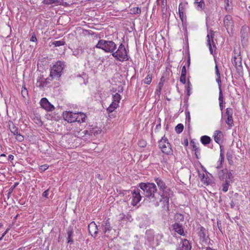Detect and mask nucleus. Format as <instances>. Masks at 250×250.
Returning a JSON list of instances; mask_svg holds the SVG:
<instances>
[{
  "label": "nucleus",
  "instance_id": "19",
  "mask_svg": "<svg viewBox=\"0 0 250 250\" xmlns=\"http://www.w3.org/2000/svg\"><path fill=\"white\" fill-rule=\"evenodd\" d=\"M173 229L175 232H177L180 235H184V229L183 226L178 223H175L172 225Z\"/></svg>",
  "mask_w": 250,
  "mask_h": 250
},
{
  "label": "nucleus",
  "instance_id": "46",
  "mask_svg": "<svg viewBox=\"0 0 250 250\" xmlns=\"http://www.w3.org/2000/svg\"><path fill=\"white\" fill-rule=\"evenodd\" d=\"M48 168V166L46 164L42 165L39 167L40 170L42 172L44 171L45 170H46Z\"/></svg>",
  "mask_w": 250,
  "mask_h": 250
},
{
  "label": "nucleus",
  "instance_id": "58",
  "mask_svg": "<svg viewBox=\"0 0 250 250\" xmlns=\"http://www.w3.org/2000/svg\"><path fill=\"white\" fill-rule=\"evenodd\" d=\"M30 41L35 42L37 41V39L35 34L33 35L30 39Z\"/></svg>",
  "mask_w": 250,
  "mask_h": 250
},
{
  "label": "nucleus",
  "instance_id": "7",
  "mask_svg": "<svg viewBox=\"0 0 250 250\" xmlns=\"http://www.w3.org/2000/svg\"><path fill=\"white\" fill-rule=\"evenodd\" d=\"M159 147L163 153L167 155H173V150L168 139L164 136L158 142Z\"/></svg>",
  "mask_w": 250,
  "mask_h": 250
},
{
  "label": "nucleus",
  "instance_id": "27",
  "mask_svg": "<svg viewBox=\"0 0 250 250\" xmlns=\"http://www.w3.org/2000/svg\"><path fill=\"white\" fill-rule=\"evenodd\" d=\"M174 219L176 221L178 222H182L184 220V216L181 213H176L175 215Z\"/></svg>",
  "mask_w": 250,
  "mask_h": 250
},
{
  "label": "nucleus",
  "instance_id": "25",
  "mask_svg": "<svg viewBox=\"0 0 250 250\" xmlns=\"http://www.w3.org/2000/svg\"><path fill=\"white\" fill-rule=\"evenodd\" d=\"M248 27L247 26H243L241 29V38L243 39H246L247 37V31Z\"/></svg>",
  "mask_w": 250,
  "mask_h": 250
},
{
  "label": "nucleus",
  "instance_id": "39",
  "mask_svg": "<svg viewBox=\"0 0 250 250\" xmlns=\"http://www.w3.org/2000/svg\"><path fill=\"white\" fill-rule=\"evenodd\" d=\"M88 133H89L88 130L85 129L84 130H81L79 132V134L81 137H83L88 136Z\"/></svg>",
  "mask_w": 250,
  "mask_h": 250
},
{
  "label": "nucleus",
  "instance_id": "47",
  "mask_svg": "<svg viewBox=\"0 0 250 250\" xmlns=\"http://www.w3.org/2000/svg\"><path fill=\"white\" fill-rule=\"evenodd\" d=\"M215 63H216V65H215V74H216V75L217 76V77H220V72H219V68H218V65H217V64L216 62H215Z\"/></svg>",
  "mask_w": 250,
  "mask_h": 250
},
{
  "label": "nucleus",
  "instance_id": "13",
  "mask_svg": "<svg viewBox=\"0 0 250 250\" xmlns=\"http://www.w3.org/2000/svg\"><path fill=\"white\" fill-rule=\"evenodd\" d=\"M77 112L66 111L63 113V118L69 123L75 122L77 120Z\"/></svg>",
  "mask_w": 250,
  "mask_h": 250
},
{
  "label": "nucleus",
  "instance_id": "42",
  "mask_svg": "<svg viewBox=\"0 0 250 250\" xmlns=\"http://www.w3.org/2000/svg\"><path fill=\"white\" fill-rule=\"evenodd\" d=\"M227 159L228 160L229 164H230V165L232 164L233 161L232 160V154L228 152L227 153Z\"/></svg>",
  "mask_w": 250,
  "mask_h": 250
},
{
  "label": "nucleus",
  "instance_id": "37",
  "mask_svg": "<svg viewBox=\"0 0 250 250\" xmlns=\"http://www.w3.org/2000/svg\"><path fill=\"white\" fill-rule=\"evenodd\" d=\"M21 94L24 98H26L27 97H28V91L25 87L23 86L22 87Z\"/></svg>",
  "mask_w": 250,
  "mask_h": 250
},
{
  "label": "nucleus",
  "instance_id": "4",
  "mask_svg": "<svg viewBox=\"0 0 250 250\" xmlns=\"http://www.w3.org/2000/svg\"><path fill=\"white\" fill-rule=\"evenodd\" d=\"M112 56L117 61L123 62L128 61L129 56L128 55L125 45L123 43H121L116 51H114L112 54Z\"/></svg>",
  "mask_w": 250,
  "mask_h": 250
},
{
  "label": "nucleus",
  "instance_id": "52",
  "mask_svg": "<svg viewBox=\"0 0 250 250\" xmlns=\"http://www.w3.org/2000/svg\"><path fill=\"white\" fill-rule=\"evenodd\" d=\"M187 71H186V66L184 65L181 71V75H185L186 76Z\"/></svg>",
  "mask_w": 250,
  "mask_h": 250
},
{
  "label": "nucleus",
  "instance_id": "11",
  "mask_svg": "<svg viewBox=\"0 0 250 250\" xmlns=\"http://www.w3.org/2000/svg\"><path fill=\"white\" fill-rule=\"evenodd\" d=\"M198 235L200 237V239L203 242H207L209 240V237L208 235V230L203 227L199 225L197 228Z\"/></svg>",
  "mask_w": 250,
  "mask_h": 250
},
{
  "label": "nucleus",
  "instance_id": "32",
  "mask_svg": "<svg viewBox=\"0 0 250 250\" xmlns=\"http://www.w3.org/2000/svg\"><path fill=\"white\" fill-rule=\"evenodd\" d=\"M184 129V126L181 124H178L175 127V131L177 133H180L182 132Z\"/></svg>",
  "mask_w": 250,
  "mask_h": 250
},
{
  "label": "nucleus",
  "instance_id": "40",
  "mask_svg": "<svg viewBox=\"0 0 250 250\" xmlns=\"http://www.w3.org/2000/svg\"><path fill=\"white\" fill-rule=\"evenodd\" d=\"M131 11L133 14H139L141 13V8L139 7H134L131 9Z\"/></svg>",
  "mask_w": 250,
  "mask_h": 250
},
{
  "label": "nucleus",
  "instance_id": "56",
  "mask_svg": "<svg viewBox=\"0 0 250 250\" xmlns=\"http://www.w3.org/2000/svg\"><path fill=\"white\" fill-rule=\"evenodd\" d=\"M179 14L180 18L181 21H182V22L183 23L184 22V12H179Z\"/></svg>",
  "mask_w": 250,
  "mask_h": 250
},
{
  "label": "nucleus",
  "instance_id": "12",
  "mask_svg": "<svg viewBox=\"0 0 250 250\" xmlns=\"http://www.w3.org/2000/svg\"><path fill=\"white\" fill-rule=\"evenodd\" d=\"M40 104L42 107L47 111H52L55 107L46 98H43L40 101Z\"/></svg>",
  "mask_w": 250,
  "mask_h": 250
},
{
  "label": "nucleus",
  "instance_id": "62",
  "mask_svg": "<svg viewBox=\"0 0 250 250\" xmlns=\"http://www.w3.org/2000/svg\"><path fill=\"white\" fill-rule=\"evenodd\" d=\"M163 82H160L159 83V91L160 92V91L161 90V89L162 88V87L163 86Z\"/></svg>",
  "mask_w": 250,
  "mask_h": 250
},
{
  "label": "nucleus",
  "instance_id": "53",
  "mask_svg": "<svg viewBox=\"0 0 250 250\" xmlns=\"http://www.w3.org/2000/svg\"><path fill=\"white\" fill-rule=\"evenodd\" d=\"M38 83H39V86L40 87H44L46 86V84H45V82H42V81L39 82L38 81Z\"/></svg>",
  "mask_w": 250,
  "mask_h": 250
},
{
  "label": "nucleus",
  "instance_id": "8",
  "mask_svg": "<svg viewBox=\"0 0 250 250\" xmlns=\"http://www.w3.org/2000/svg\"><path fill=\"white\" fill-rule=\"evenodd\" d=\"M121 96L119 94L116 93L113 95L112 100L113 101L109 107L107 108V111L109 113L112 112L118 106L119 103L121 100Z\"/></svg>",
  "mask_w": 250,
  "mask_h": 250
},
{
  "label": "nucleus",
  "instance_id": "5",
  "mask_svg": "<svg viewBox=\"0 0 250 250\" xmlns=\"http://www.w3.org/2000/svg\"><path fill=\"white\" fill-rule=\"evenodd\" d=\"M64 68V62H57L50 69V77L52 79L58 80L62 75Z\"/></svg>",
  "mask_w": 250,
  "mask_h": 250
},
{
  "label": "nucleus",
  "instance_id": "60",
  "mask_svg": "<svg viewBox=\"0 0 250 250\" xmlns=\"http://www.w3.org/2000/svg\"><path fill=\"white\" fill-rule=\"evenodd\" d=\"M222 167V165L220 163L217 162L216 166H215V168L216 169H218L220 168H221Z\"/></svg>",
  "mask_w": 250,
  "mask_h": 250
},
{
  "label": "nucleus",
  "instance_id": "54",
  "mask_svg": "<svg viewBox=\"0 0 250 250\" xmlns=\"http://www.w3.org/2000/svg\"><path fill=\"white\" fill-rule=\"evenodd\" d=\"M88 131H89L88 136H94V128H92V129L90 128V129L88 130Z\"/></svg>",
  "mask_w": 250,
  "mask_h": 250
},
{
  "label": "nucleus",
  "instance_id": "49",
  "mask_svg": "<svg viewBox=\"0 0 250 250\" xmlns=\"http://www.w3.org/2000/svg\"><path fill=\"white\" fill-rule=\"evenodd\" d=\"M139 146H140V147H144L145 146H146V142H145V141L144 140H142V141H140L139 142Z\"/></svg>",
  "mask_w": 250,
  "mask_h": 250
},
{
  "label": "nucleus",
  "instance_id": "41",
  "mask_svg": "<svg viewBox=\"0 0 250 250\" xmlns=\"http://www.w3.org/2000/svg\"><path fill=\"white\" fill-rule=\"evenodd\" d=\"M191 86V84L189 81L188 80V82H187V95L188 96L190 95Z\"/></svg>",
  "mask_w": 250,
  "mask_h": 250
},
{
  "label": "nucleus",
  "instance_id": "43",
  "mask_svg": "<svg viewBox=\"0 0 250 250\" xmlns=\"http://www.w3.org/2000/svg\"><path fill=\"white\" fill-rule=\"evenodd\" d=\"M216 80V82L217 83L218 85V87H219V92H220L221 91H222V89H221L222 83H221V77H217Z\"/></svg>",
  "mask_w": 250,
  "mask_h": 250
},
{
  "label": "nucleus",
  "instance_id": "35",
  "mask_svg": "<svg viewBox=\"0 0 250 250\" xmlns=\"http://www.w3.org/2000/svg\"><path fill=\"white\" fill-rule=\"evenodd\" d=\"M152 81V76L150 74L147 75V76L144 79V83L147 84H149Z\"/></svg>",
  "mask_w": 250,
  "mask_h": 250
},
{
  "label": "nucleus",
  "instance_id": "28",
  "mask_svg": "<svg viewBox=\"0 0 250 250\" xmlns=\"http://www.w3.org/2000/svg\"><path fill=\"white\" fill-rule=\"evenodd\" d=\"M219 106H220V109L221 110H222L223 109V96L222 91H221L219 92Z\"/></svg>",
  "mask_w": 250,
  "mask_h": 250
},
{
  "label": "nucleus",
  "instance_id": "26",
  "mask_svg": "<svg viewBox=\"0 0 250 250\" xmlns=\"http://www.w3.org/2000/svg\"><path fill=\"white\" fill-rule=\"evenodd\" d=\"M229 181L226 179L225 182L222 184V190L224 192H226L228 190L229 187Z\"/></svg>",
  "mask_w": 250,
  "mask_h": 250
},
{
  "label": "nucleus",
  "instance_id": "51",
  "mask_svg": "<svg viewBox=\"0 0 250 250\" xmlns=\"http://www.w3.org/2000/svg\"><path fill=\"white\" fill-rule=\"evenodd\" d=\"M179 12H184V6L183 4V3H181L179 5V8H178Z\"/></svg>",
  "mask_w": 250,
  "mask_h": 250
},
{
  "label": "nucleus",
  "instance_id": "23",
  "mask_svg": "<svg viewBox=\"0 0 250 250\" xmlns=\"http://www.w3.org/2000/svg\"><path fill=\"white\" fill-rule=\"evenodd\" d=\"M211 139L210 138L206 135L203 136L200 138L201 142L204 145H207L209 144L211 142Z\"/></svg>",
  "mask_w": 250,
  "mask_h": 250
},
{
  "label": "nucleus",
  "instance_id": "64",
  "mask_svg": "<svg viewBox=\"0 0 250 250\" xmlns=\"http://www.w3.org/2000/svg\"><path fill=\"white\" fill-rule=\"evenodd\" d=\"M14 159V156L13 155H11V154H10L8 156V159L9 160H13Z\"/></svg>",
  "mask_w": 250,
  "mask_h": 250
},
{
  "label": "nucleus",
  "instance_id": "61",
  "mask_svg": "<svg viewBox=\"0 0 250 250\" xmlns=\"http://www.w3.org/2000/svg\"><path fill=\"white\" fill-rule=\"evenodd\" d=\"M94 136H96L97 134H99L100 133V131L99 130L96 129L94 128Z\"/></svg>",
  "mask_w": 250,
  "mask_h": 250
},
{
  "label": "nucleus",
  "instance_id": "2",
  "mask_svg": "<svg viewBox=\"0 0 250 250\" xmlns=\"http://www.w3.org/2000/svg\"><path fill=\"white\" fill-rule=\"evenodd\" d=\"M155 181L159 189L161 191L160 194L159 201L162 202L163 206V208L167 211L169 210V198L173 195L172 191L169 188L167 187L165 183L160 178H155Z\"/></svg>",
  "mask_w": 250,
  "mask_h": 250
},
{
  "label": "nucleus",
  "instance_id": "38",
  "mask_svg": "<svg viewBox=\"0 0 250 250\" xmlns=\"http://www.w3.org/2000/svg\"><path fill=\"white\" fill-rule=\"evenodd\" d=\"M207 37H208V41H207L208 45L209 47V49L210 54L213 55V49L211 46V41L210 40L209 35L208 34L207 35Z\"/></svg>",
  "mask_w": 250,
  "mask_h": 250
},
{
  "label": "nucleus",
  "instance_id": "3",
  "mask_svg": "<svg viewBox=\"0 0 250 250\" xmlns=\"http://www.w3.org/2000/svg\"><path fill=\"white\" fill-rule=\"evenodd\" d=\"M95 47L104 50L106 53H111L116 50L117 45L112 41H106L103 39L100 40Z\"/></svg>",
  "mask_w": 250,
  "mask_h": 250
},
{
  "label": "nucleus",
  "instance_id": "34",
  "mask_svg": "<svg viewBox=\"0 0 250 250\" xmlns=\"http://www.w3.org/2000/svg\"><path fill=\"white\" fill-rule=\"evenodd\" d=\"M227 119L226 121V124L229 126H232L233 125V121L232 116H227Z\"/></svg>",
  "mask_w": 250,
  "mask_h": 250
},
{
  "label": "nucleus",
  "instance_id": "59",
  "mask_svg": "<svg viewBox=\"0 0 250 250\" xmlns=\"http://www.w3.org/2000/svg\"><path fill=\"white\" fill-rule=\"evenodd\" d=\"M48 191L49 189H47L45 191H44L42 193V196L44 197H47V196L48 195Z\"/></svg>",
  "mask_w": 250,
  "mask_h": 250
},
{
  "label": "nucleus",
  "instance_id": "24",
  "mask_svg": "<svg viewBox=\"0 0 250 250\" xmlns=\"http://www.w3.org/2000/svg\"><path fill=\"white\" fill-rule=\"evenodd\" d=\"M44 4H55L56 5H61V2L60 0H43L42 1Z\"/></svg>",
  "mask_w": 250,
  "mask_h": 250
},
{
  "label": "nucleus",
  "instance_id": "63",
  "mask_svg": "<svg viewBox=\"0 0 250 250\" xmlns=\"http://www.w3.org/2000/svg\"><path fill=\"white\" fill-rule=\"evenodd\" d=\"M51 80V79H50L49 78H48L46 79L43 82H45V84H46V85H47V84L49 83V81H50Z\"/></svg>",
  "mask_w": 250,
  "mask_h": 250
},
{
  "label": "nucleus",
  "instance_id": "29",
  "mask_svg": "<svg viewBox=\"0 0 250 250\" xmlns=\"http://www.w3.org/2000/svg\"><path fill=\"white\" fill-rule=\"evenodd\" d=\"M220 158L219 159V161H218V163H220L222 165L224 161V152L223 150V146H220Z\"/></svg>",
  "mask_w": 250,
  "mask_h": 250
},
{
  "label": "nucleus",
  "instance_id": "20",
  "mask_svg": "<svg viewBox=\"0 0 250 250\" xmlns=\"http://www.w3.org/2000/svg\"><path fill=\"white\" fill-rule=\"evenodd\" d=\"M77 120L75 122H77L79 123H82L85 122L86 119V115L83 112H77Z\"/></svg>",
  "mask_w": 250,
  "mask_h": 250
},
{
  "label": "nucleus",
  "instance_id": "21",
  "mask_svg": "<svg viewBox=\"0 0 250 250\" xmlns=\"http://www.w3.org/2000/svg\"><path fill=\"white\" fill-rule=\"evenodd\" d=\"M194 4L196 5V9L198 11H203L205 9V4L204 0H200V1H194Z\"/></svg>",
  "mask_w": 250,
  "mask_h": 250
},
{
  "label": "nucleus",
  "instance_id": "18",
  "mask_svg": "<svg viewBox=\"0 0 250 250\" xmlns=\"http://www.w3.org/2000/svg\"><path fill=\"white\" fill-rule=\"evenodd\" d=\"M223 137V132L220 130H216L213 135V138L215 142L220 144L221 141V140Z\"/></svg>",
  "mask_w": 250,
  "mask_h": 250
},
{
  "label": "nucleus",
  "instance_id": "6",
  "mask_svg": "<svg viewBox=\"0 0 250 250\" xmlns=\"http://www.w3.org/2000/svg\"><path fill=\"white\" fill-rule=\"evenodd\" d=\"M141 190L138 188H134L133 190H126L124 194L130 196L129 199H131V204L134 206H136L141 200L142 196L140 193Z\"/></svg>",
  "mask_w": 250,
  "mask_h": 250
},
{
  "label": "nucleus",
  "instance_id": "36",
  "mask_svg": "<svg viewBox=\"0 0 250 250\" xmlns=\"http://www.w3.org/2000/svg\"><path fill=\"white\" fill-rule=\"evenodd\" d=\"M224 2L225 3V8L227 12H229L231 10V7L229 5V0H225Z\"/></svg>",
  "mask_w": 250,
  "mask_h": 250
},
{
  "label": "nucleus",
  "instance_id": "22",
  "mask_svg": "<svg viewBox=\"0 0 250 250\" xmlns=\"http://www.w3.org/2000/svg\"><path fill=\"white\" fill-rule=\"evenodd\" d=\"M227 173V169H226V168L223 169L219 171H218V177L220 180H223L226 178H227V176L226 175Z\"/></svg>",
  "mask_w": 250,
  "mask_h": 250
},
{
  "label": "nucleus",
  "instance_id": "31",
  "mask_svg": "<svg viewBox=\"0 0 250 250\" xmlns=\"http://www.w3.org/2000/svg\"><path fill=\"white\" fill-rule=\"evenodd\" d=\"M19 183L18 182H15L13 186H12L10 189L8 190V192L7 193V197L9 198L11 194L13 191L14 189L18 186Z\"/></svg>",
  "mask_w": 250,
  "mask_h": 250
},
{
  "label": "nucleus",
  "instance_id": "30",
  "mask_svg": "<svg viewBox=\"0 0 250 250\" xmlns=\"http://www.w3.org/2000/svg\"><path fill=\"white\" fill-rule=\"evenodd\" d=\"M67 242L71 243L73 242L72 236L73 235V231L72 230H68L67 231Z\"/></svg>",
  "mask_w": 250,
  "mask_h": 250
},
{
  "label": "nucleus",
  "instance_id": "50",
  "mask_svg": "<svg viewBox=\"0 0 250 250\" xmlns=\"http://www.w3.org/2000/svg\"><path fill=\"white\" fill-rule=\"evenodd\" d=\"M227 178H226L225 179H229V180H230L231 179H232L233 178V176H232V174L231 173V172H228V171L227 170Z\"/></svg>",
  "mask_w": 250,
  "mask_h": 250
},
{
  "label": "nucleus",
  "instance_id": "45",
  "mask_svg": "<svg viewBox=\"0 0 250 250\" xmlns=\"http://www.w3.org/2000/svg\"><path fill=\"white\" fill-rule=\"evenodd\" d=\"M195 155L197 159H199V155L200 154V149L199 147H196L194 149Z\"/></svg>",
  "mask_w": 250,
  "mask_h": 250
},
{
  "label": "nucleus",
  "instance_id": "14",
  "mask_svg": "<svg viewBox=\"0 0 250 250\" xmlns=\"http://www.w3.org/2000/svg\"><path fill=\"white\" fill-rule=\"evenodd\" d=\"M89 233L92 236H96L98 232V228L95 222H91L88 226Z\"/></svg>",
  "mask_w": 250,
  "mask_h": 250
},
{
  "label": "nucleus",
  "instance_id": "1",
  "mask_svg": "<svg viewBox=\"0 0 250 250\" xmlns=\"http://www.w3.org/2000/svg\"><path fill=\"white\" fill-rule=\"evenodd\" d=\"M138 187L143 191V194L148 198L150 202L155 206L159 205L160 194L157 193V189L156 185L152 183H141Z\"/></svg>",
  "mask_w": 250,
  "mask_h": 250
},
{
  "label": "nucleus",
  "instance_id": "10",
  "mask_svg": "<svg viewBox=\"0 0 250 250\" xmlns=\"http://www.w3.org/2000/svg\"><path fill=\"white\" fill-rule=\"evenodd\" d=\"M9 129L11 132L15 136V139L20 142H21L24 140V137L20 132L18 128L15 126L13 123L9 125Z\"/></svg>",
  "mask_w": 250,
  "mask_h": 250
},
{
  "label": "nucleus",
  "instance_id": "17",
  "mask_svg": "<svg viewBox=\"0 0 250 250\" xmlns=\"http://www.w3.org/2000/svg\"><path fill=\"white\" fill-rule=\"evenodd\" d=\"M224 24L227 30L229 28H231L232 27H233V23L232 17L230 15H227L225 17L224 19Z\"/></svg>",
  "mask_w": 250,
  "mask_h": 250
},
{
  "label": "nucleus",
  "instance_id": "33",
  "mask_svg": "<svg viewBox=\"0 0 250 250\" xmlns=\"http://www.w3.org/2000/svg\"><path fill=\"white\" fill-rule=\"evenodd\" d=\"M65 43V42L63 40L54 41L52 42V44L54 45L56 47L64 45Z\"/></svg>",
  "mask_w": 250,
  "mask_h": 250
},
{
  "label": "nucleus",
  "instance_id": "57",
  "mask_svg": "<svg viewBox=\"0 0 250 250\" xmlns=\"http://www.w3.org/2000/svg\"><path fill=\"white\" fill-rule=\"evenodd\" d=\"M167 4V1H164V0H162V11H164L165 5Z\"/></svg>",
  "mask_w": 250,
  "mask_h": 250
},
{
  "label": "nucleus",
  "instance_id": "48",
  "mask_svg": "<svg viewBox=\"0 0 250 250\" xmlns=\"http://www.w3.org/2000/svg\"><path fill=\"white\" fill-rule=\"evenodd\" d=\"M186 76L181 75V77L180 78V81L183 84H185L186 83Z\"/></svg>",
  "mask_w": 250,
  "mask_h": 250
},
{
  "label": "nucleus",
  "instance_id": "55",
  "mask_svg": "<svg viewBox=\"0 0 250 250\" xmlns=\"http://www.w3.org/2000/svg\"><path fill=\"white\" fill-rule=\"evenodd\" d=\"M190 120V117L189 112L188 111L186 112V121H188V123H189Z\"/></svg>",
  "mask_w": 250,
  "mask_h": 250
},
{
  "label": "nucleus",
  "instance_id": "9",
  "mask_svg": "<svg viewBox=\"0 0 250 250\" xmlns=\"http://www.w3.org/2000/svg\"><path fill=\"white\" fill-rule=\"evenodd\" d=\"M232 64L235 66L238 73L239 75L243 74V66L242 64V59L240 55L234 56L232 59Z\"/></svg>",
  "mask_w": 250,
  "mask_h": 250
},
{
  "label": "nucleus",
  "instance_id": "15",
  "mask_svg": "<svg viewBox=\"0 0 250 250\" xmlns=\"http://www.w3.org/2000/svg\"><path fill=\"white\" fill-rule=\"evenodd\" d=\"M191 245L189 241L187 239H184L179 244L177 250H191Z\"/></svg>",
  "mask_w": 250,
  "mask_h": 250
},
{
  "label": "nucleus",
  "instance_id": "16",
  "mask_svg": "<svg viewBox=\"0 0 250 250\" xmlns=\"http://www.w3.org/2000/svg\"><path fill=\"white\" fill-rule=\"evenodd\" d=\"M112 228L110 225L109 219H107L102 222L101 229H102L104 233L109 232L111 230Z\"/></svg>",
  "mask_w": 250,
  "mask_h": 250
},
{
  "label": "nucleus",
  "instance_id": "44",
  "mask_svg": "<svg viewBox=\"0 0 250 250\" xmlns=\"http://www.w3.org/2000/svg\"><path fill=\"white\" fill-rule=\"evenodd\" d=\"M226 114L227 116H232L233 110L231 108H227L226 109Z\"/></svg>",
  "mask_w": 250,
  "mask_h": 250
}]
</instances>
